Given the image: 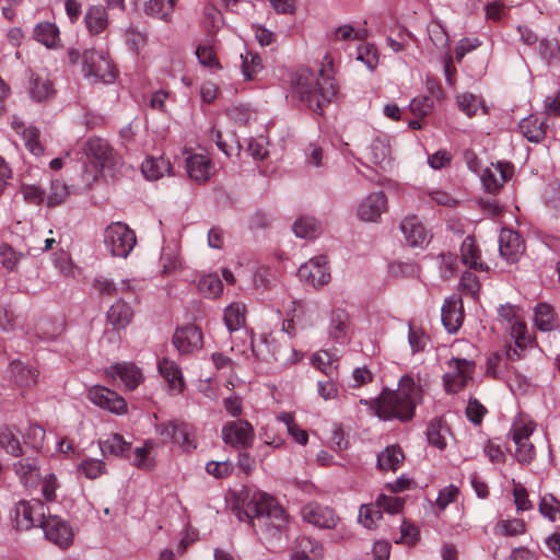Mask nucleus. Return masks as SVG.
<instances>
[{
  "instance_id": "obj_1",
  "label": "nucleus",
  "mask_w": 560,
  "mask_h": 560,
  "mask_svg": "<svg viewBox=\"0 0 560 560\" xmlns=\"http://www.w3.org/2000/svg\"><path fill=\"white\" fill-rule=\"evenodd\" d=\"M421 399V386L411 375L405 374L400 377L396 390L385 388L375 400L370 402L366 399H361L360 404L370 405L374 413L382 420L408 421L413 417L416 406Z\"/></svg>"
},
{
  "instance_id": "obj_2",
  "label": "nucleus",
  "mask_w": 560,
  "mask_h": 560,
  "mask_svg": "<svg viewBox=\"0 0 560 560\" xmlns=\"http://www.w3.org/2000/svg\"><path fill=\"white\" fill-rule=\"evenodd\" d=\"M240 521L252 522L267 530H280L287 524L284 510L264 492L246 493L233 508Z\"/></svg>"
},
{
  "instance_id": "obj_3",
  "label": "nucleus",
  "mask_w": 560,
  "mask_h": 560,
  "mask_svg": "<svg viewBox=\"0 0 560 560\" xmlns=\"http://www.w3.org/2000/svg\"><path fill=\"white\" fill-rule=\"evenodd\" d=\"M294 92L311 110L320 113L337 95V88L324 69L313 72L303 69L295 74Z\"/></svg>"
},
{
  "instance_id": "obj_4",
  "label": "nucleus",
  "mask_w": 560,
  "mask_h": 560,
  "mask_svg": "<svg viewBox=\"0 0 560 560\" xmlns=\"http://www.w3.org/2000/svg\"><path fill=\"white\" fill-rule=\"evenodd\" d=\"M88 164L83 172V182L90 186L96 178L115 168L117 156L109 144L101 138L89 139L84 144Z\"/></svg>"
},
{
  "instance_id": "obj_5",
  "label": "nucleus",
  "mask_w": 560,
  "mask_h": 560,
  "mask_svg": "<svg viewBox=\"0 0 560 560\" xmlns=\"http://www.w3.org/2000/svg\"><path fill=\"white\" fill-rule=\"evenodd\" d=\"M68 60L72 65L81 61V71L84 77L94 78L106 83L114 81L116 77L108 54L103 50L86 49L83 54H80L77 49H69Z\"/></svg>"
},
{
  "instance_id": "obj_6",
  "label": "nucleus",
  "mask_w": 560,
  "mask_h": 560,
  "mask_svg": "<svg viewBox=\"0 0 560 560\" xmlns=\"http://www.w3.org/2000/svg\"><path fill=\"white\" fill-rule=\"evenodd\" d=\"M104 243L113 256L126 258L133 249L137 238L127 224L113 222L105 229Z\"/></svg>"
},
{
  "instance_id": "obj_7",
  "label": "nucleus",
  "mask_w": 560,
  "mask_h": 560,
  "mask_svg": "<svg viewBox=\"0 0 560 560\" xmlns=\"http://www.w3.org/2000/svg\"><path fill=\"white\" fill-rule=\"evenodd\" d=\"M221 438L226 445L235 450H247L253 446L255 431L247 420H231L223 424Z\"/></svg>"
},
{
  "instance_id": "obj_8",
  "label": "nucleus",
  "mask_w": 560,
  "mask_h": 560,
  "mask_svg": "<svg viewBox=\"0 0 560 560\" xmlns=\"http://www.w3.org/2000/svg\"><path fill=\"white\" fill-rule=\"evenodd\" d=\"M46 508L39 499L20 501L14 509V523L19 530L42 526L46 517Z\"/></svg>"
},
{
  "instance_id": "obj_9",
  "label": "nucleus",
  "mask_w": 560,
  "mask_h": 560,
  "mask_svg": "<svg viewBox=\"0 0 560 560\" xmlns=\"http://www.w3.org/2000/svg\"><path fill=\"white\" fill-rule=\"evenodd\" d=\"M475 364L466 359L453 358L448 361V371L444 375V386L448 393H457L471 378Z\"/></svg>"
},
{
  "instance_id": "obj_10",
  "label": "nucleus",
  "mask_w": 560,
  "mask_h": 560,
  "mask_svg": "<svg viewBox=\"0 0 560 560\" xmlns=\"http://www.w3.org/2000/svg\"><path fill=\"white\" fill-rule=\"evenodd\" d=\"M40 527L44 530L45 537L60 548H67L72 544V528L61 517L48 514Z\"/></svg>"
},
{
  "instance_id": "obj_11",
  "label": "nucleus",
  "mask_w": 560,
  "mask_h": 560,
  "mask_svg": "<svg viewBox=\"0 0 560 560\" xmlns=\"http://www.w3.org/2000/svg\"><path fill=\"white\" fill-rule=\"evenodd\" d=\"M298 276L301 280L313 287H322L328 283L330 273L328 271L326 256L320 255L311 258L299 268Z\"/></svg>"
},
{
  "instance_id": "obj_12",
  "label": "nucleus",
  "mask_w": 560,
  "mask_h": 560,
  "mask_svg": "<svg viewBox=\"0 0 560 560\" xmlns=\"http://www.w3.org/2000/svg\"><path fill=\"white\" fill-rule=\"evenodd\" d=\"M88 397L94 405L113 413L122 415L127 411L126 400L107 387L95 385L89 389Z\"/></svg>"
},
{
  "instance_id": "obj_13",
  "label": "nucleus",
  "mask_w": 560,
  "mask_h": 560,
  "mask_svg": "<svg viewBox=\"0 0 560 560\" xmlns=\"http://www.w3.org/2000/svg\"><path fill=\"white\" fill-rule=\"evenodd\" d=\"M156 433L163 442H173L179 445L184 451H190L196 447L189 438L187 424L177 420L163 422L156 425Z\"/></svg>"
},
{
  "instance_id": "obj_14",
  "label": "nucleus",
  "mask_w": 560,
  "mask_h": 560,
  "mask_svg": "<svg viewBox=\"0 0 560 560\" xmlns=\"http://www.w3.org/2000/svg\"><path fill=\"white\" fill-rule=\"evenodd\" d=\"M302 518L319 528H332L338 522L335 511L318 503H308L301 510Z\"/></svg>"
},
{
  "instance_id": "obj_15",
  "label": "nucleus",
  "mask_w": 560,
  "mask_h": 560,
  "mask_svg": "<svg viewBox=\"0 0 560 560\" xmlns=\"http://www.w3.org/2000/svg\"><path fill=\"white\" fill-rule=\"evenodd\" d=\"M387 209V199L383 191H374L361 200L358 217L365 222H376Z\"/></svg>"
},
{
  "instance_id": "obj_16",
  "label": "nucleus",
  "mask_w": 560,
  "mask_h": 560,
  "mask_svg": "<svg viewBox=\"0 0 560 560\" xmlns=\"http://www.w3.org/2000/svg\"><path fill=\"white\" fill-rule=\"evenodd\" d=\"M525 250V245L521 238V235L512 230H501L499 236V252L502 258L509 264L518 261Z\"/></svg>"
},
{
  "instance_id": "obj_17",
  "label": "nucleus",
  "mask_w": 560,
  "mask_h": 560,
  "mask_svg": "<svg viewBox=\"0 0 560 560\" xmlns=\"http://www.w3.org/2000/svg\"><path fill=\"white\" fill-rule=\"evenodd\" d=\"M27 93L37 103H45L51 100L56 91L54 82L45 74L28 71Z\"/></svg>"
},
{
  "instance_id": "obj_18",
  "label": "nucleus",
  "mask_w": 560,
  "mask_h": 560,
  "mask_svg": "<svg viewBox=\"0 0 560 560\" xmlns=\"http://www.w3.org/2000/svg\"><path fill=\"white\" fill-rule=\"evenodd\" d=\"M173 343L180 353H191L201 348L202 332L195 325H186L176 329L173 336Z\"/></svg>"
},
{
  "instance_id": "obj_19",
  "label": "nucleus",
  "mask_w": 560,
  "mask_h": 560,
  "mask_svg": "<svg viewBox=\"0 0 560 560\" xmlns=\"http://www.w3.org/2000/svg\"><path fill=\"white\" fill-rule=\"evenodd\" d=\"M265 343L269 348L275 360L282 364L295 363L302 357V354L292 347L291 342L288 341L284 334H278L269 339H265Z\"/></svg>"
},
{
  "instance_id": "obj_20",
  "label": "nucleus",
  "mask_w": 560,
  "mask_h": 560,
  "mask_svg": "<svg viewBox=\"0 0 560 560\" xmlns=\"http://www.w3.org/2000/svg\"><path fill=\"white\" fill-rule=\"evenodd\" d=\"M512 167L509 164L498 162L485 168L481 174V182L488 192L494 194L511 177Z\"/></svg>"
},
{
  "instance_id": "obj_21",
  "label": "nucleus",
  "mask_w": 560,
  "mask_h": 560,
  "mask_svg": "<svg viewBox=\"0 0 560 560\" xmlns=\"http://www.w3.org/2000/svg\"><path fill=\"white\" fill-rule=\"evenodd\" d=\"M13 469L25 487H36L42 481L40 466L37 457L28 456L13 464Z\"/></svg>"
},
{
  "instance_id": "obj_22",
  "label": "nucleus",
  "mask_w": 560,
  "mask_h": 560,
  "mask_svg": "<svg viewBox=\"0 0 560 560\" xmlns=\"http://www.w3.org/2000/svg\"><path fill=\"white\" fill-rule=\"evenodd\" d=\"M441 319L448 332H456L459 329L464 319L463 304L459 298L453 295L444 301Z\"/></svg>"
},
{
  "instance_id": "obj_23",
  "label": "nucleus",
  "mask_w": 560,
  "mask_h": 560,
  "mask_svg": "<svg viewBox=\"0 0 560 560\" xmlns=\"http://www.w3.org/2000/svg\"><path fill=\"white\" fill-rule=\"evenodd\" d=\"M189 177L198 183L207 182L214 172L212 161L203 154H192L186 160Z\"/></svg>"
},
{
  "instance_id": "obj_24",
  "label": "nucleus",
  "mask_w": 560,
  "mask_h": 560,
  "mask_svg": "<svg viewBox=\"0 0 560 560\" xmlns=\"http://www.w3.org/2000/svg\"><path fill=\"white\" fill-rule=\"evenodd\" d=\"M400 230L408 245L422 246L428 242V232L416 215L405 218L400 223Z\"/></svg>"
},
{
  "instance_id": "obj_25",
  "label": "nucleus",
  "mask_w": 560,
  "mask_h": 560,
  "mask_svg": "<svg viewBox=\"0 0 560 560\" xmlns=\"http://www.w3.org/2000/svg\"><path fill=\"white\" fill-rule=\"evenodd\" d=\"M107 375L118 376L129 390L135 389L142 381V373L138 366L132 363H117L107 370Z\"/></svg>"
},
{
  "instance_id": "obj_26",
  "label": "nucleus",
  "mask_w": 560,
  "mask_h": 560,
  "mask_svg": "<svg viewBox=\"0 0 560 560\" xmlns=\"http://www.w3.org/2000/svg\"><path fill=\"white\" fill-rule=\"evenodd\" d=\"M349 328V315L342 308H336L330 314L327 328L328 337L335 342H343L347 339Z\"/></svg>"
},
{
  "instance_id": "obj_27",
  "label": "nucleus",
  "mask_w": 560,
  "mask_h": 560,
  "mask_svg": "<svg viewBox=\"0 0 560 560\" xmlns=\"http://www.w3.org/2000/svg\"><path fill=\"white\" fill-rule=\"evenodd\" d=\"M133 317V311L122 300L116 301L107 312V319L115 329L127 327Z\"/></svg>"
},
{
  "instance_id": "obj_28",
  "label": "nucleus",
  "mask_w": 560,
  "mask_h": 560,
  "mask_svg": "<svg viewBox=\"0 0 560 560\" xmlns=\"http://www.w3.org/2000/svg\"><path fill=\"white\" fill-rule=\"evenodd\" d=\"M18 433V429L14 425L3 424L0 427V447L5 453L16 457L23 454Z\"/></svg>"
},
{
  "instance_id": "obj_29",
  "label": "nucleus",
  "mask_w": 560,
  "mask_h": 560,
  "mask_svg": "<svg viewBox=\"0 0 560 560\" xmlns=\"http://www.w3.org/2000/svg\"><path fill=\"white\" fill-rule=\"evenodd\" d=\"M93 288L102 296H114L119 292H127L132 289L128 280H121L119 283H116L104 276H97L94 279Z\"/></svg>"
},
{
  "instance_id": "obj_30",
  "label": "nucleus",
  "mask_w": 560,
  "mask_h": 560,
  "mask_svg": "<svg viewBox=\"0 0 560 560\" xmlns=\"http://www.w3.org/2000/svg\"><path fill=\"white\" fill-rule=\"evenodd\" d=\"M85 25L92 35L102 33L108 25V15L101 5H93L88 9L84 16Z\"/></svg>"
},
{
  "instance_id": "obj_31",
  "label": "nucleus",
  "mask_w": 560,
  "mask_h": 560,
  "mask_svg": "<svg viewBox=\"0 0 560 560\" xmlns=\"http://www.w3.org/2000/svg\"><path fill=\"white\" fill-rule=\"evenodd\" d=\"M534 322L541 331H551L558 327L553 308L547 303H539L534 311Z\"/></svg>"
},
{
  "instance_id": "obj_32",
  "label": "nucleus",
  "mask_w": 560,
  "mask_h": 560,
  "mask_svg": "<svg viewBox=\"0 0 560 560\" xmlns=\"http://www.w3.org/2000/svg\"><path fill=\"white\" fill-rule=\"evenodd\" d=\"M292 555L308 560H318L323 556V547L318 541L312 540L306 536H302L296 538Z\"/></svg>"
},
{
  "instance_id": "obj_33",
  "label": "nucleus",
  "mask_w": 560,
  "mask_h": 560,
  "mask_svg": "<svg viewBox=\"0 0 560 560\" xmlns=\"http://www.w3.org/2000/svg\"><path fill=\"white\" fill-rule=\"evenodd\" d=\"M520 131L530 142H539L546 136V126L537 117L530 115L518 124Z\"/></svg>"
},
{
  "instance_id": "obj_34",
  "label": "nucleus",
  "mask_w": 560,
  "mask_h": 560,
  "mask_svg": "<svg viewBox=\"0 0 560 560\" xmlns=\"http://www.w3.org/2000/svg\"><path fill=\"white\" fill-rule=\"evenodd\" d=\"M159 371L174 390L180 392L184 387L182 371L178 365L170 359H163L159 362Z\"/></svg>"
},
{
  "instance_id": "obj_35",
  "label": "nucleus",
  "mask_w": 560,
  "mask_h": 560,
  "mask_svg": "<svg viewBox=\"0 0 560 560\" xmlns=\"http://www.w3.org/2000/svg\"><path fill=\"white\" fill-rule=\"evenodd\" d=\"M448 434L450 429L442 419H433L428 424V442L439 450H444L446 447V438Z\"/></svg>"
},
{
  "instance_id": "obj_36",
  "label": "nucleus",
  "mask_w": 560,
  "mask_h": 560,
  "mask_svg": "<svg viewBox=\"0 0 560 560\" xmlns=\"http://www.w3.org/2000/svg\"><path fill=\"white\" fill-rule=\"evenodd\" d=\"M223 318L230 332L241 329L245 324V305L240 302L231 303L225 307Z\"/></svg>"
},
{
  "instance_id": "obj_37",
  "label": "nucleus",
  "mask_w": 560,
  "mask_h": 560,
  "mask_svg": "<svg viewBox=\"0 0 560 560\" xmlns=\"http://www.w3.org/2000/svg\"><path fill=\"white\" fill-rule=\"evenodd\" d=\"M100 448L104 456H124L130 448V443L126 442L118 433H112L106 439L100 441Z\"/></svg>"
},
{
  "instance_id": "obj_38",
  "label": "nucleus",
  "mask_w": 560,
  "mask_h": 560,
  "mask_svg": "<svg viewBox=\"0 0 560 560\" xmlns=\"http://www.w3.org/2000/svg\"><path fill=\"white\" fill-rule=\"evenodd\" d=\"M11 374L14 382L20 386H31L36 384L38 372L20 361L11 363Z\"/></svg>"
},
{
  "instance_id": "obj_39",
  "label": "nucleus",
  "mask_w": 560,
  "mask_h": 560,
  "mask_svg": "<svg viewBox=\"0 0 560 560\" xmlns=\"http://www.w3.org/2000/svg\"><path fill=\"white\" fill-rule=\"evenodd\" d=\"M141 171L145 178L150 180H156L162 177L165 173L171 171V164L163 158L154 159L149 158L142 162Z\"/></svg>"
},
{
  "instance_id": "obj_40",
  "label": "nucleus",
  "mask_w": 560,
  "mask_h": 560,
  "mask_svg": "<svg viewBox=\"0 0 560 560\" xmlns=\"http://www.w3.org/2000/svg\"><path fill=\"white\" fill-rule=\"evenodd\" d=\"M177 0H149L145 4L147 14L168 22Z\"/></svg>"
},
{
  "instance_id": "obj_41",
  "label": "nucleus",
  "mask_w": 560,
  "mask_h": 560,
  "mask_svg": "<svg viewBox=\"0 0 560 560\" xmlns=\"http://www.w3.org/2000/svg\"><path fill=\"white\" fill-rule=\"evenodd\" d=\"M460 256H462V262L469 268L476 269V270H487V266L482 262H479V255L477 252V248L475 246V241L472 237L467 236L460 246Z\"/></svg>"
},
{
  "instance_id": "obj_42",
  "label": "nucleus",
  "mask_w": 560,
  "mask_h": 560,
  "mask_svg": "<svg viewBox=\"0 0 560 560\" xmlns=\"http://www.w3.org/2000/svg\"><path fill=\"white\" fill-rule=\"evenodd\" d=\"M294 234L300 238H314L320 233V224L313 217H301L293 225Z\"/></svg>"
},
{
  "instance_id": "obj_43",
  "label": "nucleus",
  "mask_w": 560,
  "mask_h": 560,
  "mask_svg": "<svg viewBox=\"0 0 560 560\" xmlns=\"http://www.w3.org/2000/svg\"><path fill=\"white\" fill-rule=\"evenodd\" d=\"M34 37L48 48L56 46L59 40V31L57 26L49 22L39 23L34 30Z\"/></svg>"
},
{
  "instance_id": "obj_44",
  "label": "nucleus",
  "mask_w": 560,
  "mask_h": 560,
  "mask_svg": "<svg viewBox=\"0 0 560 560\" xmlns=\"http://www.w3.org/2000/svg\"><path fill=\"white\" fill-rule=\"evenodd\" d=\"M390 147L386 138H375L369 147L370 160L376 165H383L389 161Z\"/></svg>"
},
{
  "instance_id": "obj_45",
  "label": "nucleus",
  "mask_w": 560,
  "mask_h": 560,
  "mask_svg": "<svg viewBox=\"0 0 560 560\" xmlns=\"http://www.w3.org/2000/svg\"><path fill=\"white\" fill-rule=\"evenodd\" d=\"M404 455L398 446H388L377 456V467L382 470H396Z\"/></svg>"
},
{
  "instance_id": "obj_46",
  "label": "nucleus",
  "mask_w": 560,
  "mask_h": 560,
  "mask_svg": "<svg viewBox=\"0 0 560 560\" xmlns=\"http://www.w3.org/2000/svg\"><path fill=\"white\" fill-rule=\"evenodd\" d=\"M332 355L325 350L318 351L312 355V363L320 370L328 378L337 376V365Z\"/></svg>"
},
{
  "instance_id": "obj_47",
  "label": "nucleus",
  "mask_w": 560,
  "mask_h": 560,
  "mask_svg": "<svg viewBox=\"0 0 560 560\" xmlns=\"http://www.w3.org/2000/svg\"><path fill=\"white\" fill-rule=\"evenodd\" d=\"M382 511L376 504H363L359 511V522L368 529L376 527L377 522L382 518Z\"/></svg>"
},
{
  "instance_id": "obj_48",
  "label": "nucleus",
  "mask_w": 560,
  "mask_h": 560,
  "mask_svg": "<svg viewBox=\"0 0 560 560\" xmlns=\"http://www.w3.org/2000/svg\"><path fill=\"white\" fill-rule=\"evenodd\" d=\"M199 291L208 298L218 296L222 290L223 284L221 279L217 275H207L200 278L198 282Z\"/></svg>"
},
{
  "instance_id": "obj_49",
  "label": "nucleus",
  "mask_w": 560,
  "mask_h": 560,
  "mask_svg": "<svg viewBox=\"0 0 560 560\" xmlns=\"http://www.w3.org/2000/svg\"><path fill=\"white\" fill-rule=\"evenodd\" d=\"M535 424L532 421L525 422L524 420H517L513 423L510 434L514 444L520 442L529 441V436L533 434Z\"/></svg>"
},
{
  "instance_id": "obj_50",
  "label": "nucleus",
  "mask_w": 560,
  "mask_h": 560,
  "mask_svg": "<svg viewBox=\"0 0 560 560\" xmlns=\"http://www.w3.org/2000/svg\"><path fill=\"white\" fill-rule=\"evenodd\" d=\"M46 432L43 427L38 424H30L24 433V443L32 448L39 451L45 442Z\"/></svg>"
},
{
  "instance_id": "obj_51",
  "label": "nucleus",
  "mask_w": 560,
  "mask_h": 560,
  "mask_svg": "<svg viewBox=\"0 0 560 560\" xmlns=\"http://www.w3.org/2000/svg\"><path fill=\"white\" fill-rule=\"evenodd\" d=\"M539 54L548 63L560 61V44L556 39H541Z\"/></svg>"
},
{
  "instance_id": "obj_52",
  "label": "nucleus",
  "mask_w": 560,
  "mask_h": 560,
  "mask_svg": "<svg viewBox=\"0 0 560 560\" xmlns=\"http://www.w3.org/2000/svg\"><path fill=\"white\" fill-rule=\"evenodd\" d=\"M539 511L549 521L555 522L560 515V503L552 494H546L540 500Z\"/></svg>"
},
{
  "instance_id": "obj_53",
  "label": "nucleus",
  "mask_w": 560,
  "mask_h": 560,
  "mask_svg": "<svg viewBox=\"0 0 560 560\" xmlns=\"http://www.w3.org/2000/svg\"><path fill=\"white\" fill-rule=\"evenodd\" d=\"M243 59L242 71L246 80H252L254 75L262 68L261 58L257 54L247 52L245 56L241 55Z\"/></svg>"
},
{
  "instance_id": "obj_54",
  "label": "nucleus",
  "mask_w": 560,
  "mask_h": 560,
  "mask_svg": "<svg viewBox=\"0 0 560 560\" xmlns=\"http://www.w3.org/2000/svg\"><path fill=\"white\" fill-rule=\"evenodd\" d=\"M358 60L362 61L369 70H374L378 65V52L373 44H365L358 48Z\"/></svg>"
},
{
  "instance_id": "obj_55",
  "label": "nucleus",
  "mask_w": 560,
  "mask_h": 560,
  "mask_svg": "<svg viewBox=\"0 0 560 560\" xmlns=\"http://www.w3.org/2000/svg\"><path fill=\"white\" fill-rule=\"evenodd\" d=\"M80 471L89 479H95L105 474L106 466L101 459L90 458L83 460L79 466Z\"/></svg>"
},
{
  "instance_id": "obj_56",
  "label": "nucleus",
  "mask_w": 560,
  "mask_h": 560,
  "mask_svg": "<svg viewBox=\"0 0 560 560\" xmlns=\"http://www.w3.org/2000/svg\"><path fill=\"white\" fill-rule=\"evenodd\" d=\"M69 195L68 186L60 180H51L50 191L47 197V205L49 207L58 206L65 201Z\"/></svg>"
},
{
  "instance_id": "obj_57",
  "label": "nucleus",
  "mask_w": 560,
  "mask_h": 560,
  "mask_svg": "<svg viewBox=\"0 0 560 560\" xmlns=\"http://www.w3.org/2000/svg\"><path fill=\"white\" fill-rule=\"evenodd\" d=\"M408 341L412 353H416L424 350L429 337L421 329L409 325Z\"/></svg>"
},
{
  "instance_id": "obj_58",
  "label": "nucleus",
  "mask_w": 560,
  "mask_h": 560,
  "mask_svg": "<svg viewBox=\"0 0 560 560\" xmlns=\"http://www.w3.org/2000/svg\"><path fill=\"white\" fill-rule=\"evenodd\" d=\"M152 445L153 443L151 441H147L142 447H137L133 451L131 460L135 466L142 469H150L152 467L151 462L148 459Z\"/></svg>"
},
{
  "instance_id": "obj_59",
  "label": "nucleus",
  "mask_w": 560,
  "mask_h": 560,
  "mask_svg": "<svg viewBox=\"0 0 560 560\" xmlns=\"http://www.w3.org/2000/svg\"><path fill=\"white\" fill-rule=\"evenodd\" d=\"M430 39L438 48H444L448 44V35L439 22H432L428 28Z\"/></svg>"
},
{
  "instance_id": "obj_60",
  "label": "nucleus",
  "mask_w": 560,
  "mask_h": 560,
  "mask_svg": "<svg viewBox=\"0 0 560 560\" xmlns=\"http://www.w3.org/2000/svg\"><path fill=\"white\" fill-rule=\"evenodd\" d=\"M440 259L441 277L447 280L453 277L457 270V256L454 254H441Z\"/></svg>"
},
{
  "instance_id": "obj_61",
  "label": "nucleus",
  "mask_w": 560,
  "mask_h": 560,
  "mask_svg": "<svg viewBox=\"0 0 560 560\" xmlns=\"http://www.w3.org/2000/svg\"><path fill=\"white\" fill-rule=\"evenodd\" d=\"M458 107L469 117L474 116L479 108L480 101L470 93H464L457 96Z\"/></svg>"
},
{
  "instance_id": "obj_62",
  "label": "nucleus",
  "mask_w": 560,
  "mask_h": 560,
  "mask_svg": "<svg viewBox=\"0 0 560 560\" xmlns=\"http://www.w3.org/2000/svg\"><path fill=\"white\" fill-rule=\"evenodd\" d=\"M21 258L22 254L16 253L11 246L4 244L0 247V261L8 270H13Z\"/></svg>"
},
{
  "instance_id": "obj_63",
  "label": "nucleus",
  "mask_w": 560,
  "mask_h": 560,
  "mask_svg": "<svg viewBox=\"0 0 560 560\" xmlns=\"http://www.w3.org/2000/svg\"><path fill=\"white\" fill-rule=\"evenodd\" d=\"M495 528L505 536H516L525 530V524L521 520L500 521Z\"/></svg>"
},
{
  "instance_id": "obj_64",
  "label": "nucleus",
  "mask_w": 560,
  "mask_h": 560,
  "mask_svg": "<svg viewBox=\"0 0 560 560\" xmlns=\"http://www.w3.org/2000/svg\"><path fill=\"white\" fill-rule=\"evenodd\" d=\"M375 504L380 510L382 508L386 512L394 514L401 511L404 506V500L396 497L380 494Z\"/></svg>"
}]
</instances>
